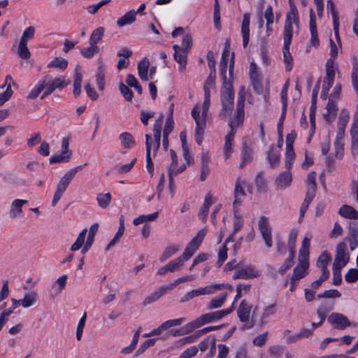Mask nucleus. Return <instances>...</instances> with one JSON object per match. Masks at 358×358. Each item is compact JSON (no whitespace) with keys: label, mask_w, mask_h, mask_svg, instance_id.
<instances>
[{"label":"nucleus","mask_w":358,"mask_h":358,"mask_svg":"<svg viewBox=\"0 0 358 358\" xmlns=\"http://www.w3.org/2000/svg\"><path fill=\"white\" fill-rule=\"evenodd\" d=\"M111 199V194L109 192L105 194L99 193L96 196V201L99 206L103 209L109 206Z\"/></svg>","instance_id":"obj_41"},{"label":"nucleus","mask_w":358,"mask_h":358,"mask_svg":"<svg viewBox=\"0 0 358 358\" xmlns=\"http://www.w3.org/2000/svg\"><path fill=\"white\" fill-rule=\"evenodd\" d=\"M213 203V201H212V196L210 194H207L205 196L204 202L199 213V217L201 220H206L208 209Z\"/></svg>","instance_id":"obj_31"},{"label":"nucleus","mask_w":358,"mask_h":358,"mask_svg":"<svg viewBox=\"0 0 358 358\" xmlns=\"http://www.w3.org/2000/svg\"><path fill=\"white\" fill-rule=\"evenodd\" d=\"M264 18L266 20V34L267 36H270L273 32L272 24L274 20V15L273 13V8L271 5L268 6L264 13Z\"/></svg>","instance_id":"obj_29"},{"label":"nucleus","mask_w":358,"mask_h":358,"mask_svg":"<svg viewBox=\"0 0 358 358\" xmlns=\"http://www.w3.org/2000/svg\"><path fill=\"white\" fill-rule=\"evenodd\" d=\"M27 203V200L15 199L10 206L9 216L10 218H15L20 216L22 213V206Z\"/></svg>","instance_id":"obj_21"},{"label":"nucleus","mask_w":358,"mask_h":358,"mask_svg":"<svg viewBox=\"0 0 358 358\" xmlns=\"http://www.w3.org/2000/svg\"><path fill=\"white\" fill-rule=\"evenodd\" d=\"M44 90L45 91V87L43 83L42 79L39 80L37 84L35 85V87L30 91L27 96V99H36L41 92Z\"/></svg>","instance_id":"obj_44"},{"label":"nucleus","mask_w":358,"mask_h":358,"mask_svg":"<svg viewBox=\"0 0 358 358\" xmlns=\"http://www.w3.org/2000/svg\"><path fill=\"white\" fill-rule=\"evenodd\" d=\"M149 61L146 57H144L138 64V73L139 77L143 80H148V71L149 68Z\"/></svg>","instance_id":"obj_33"},{"label":"nucleus","mask_w":358,"mask_h":358,"mask_svg":"<svg viewBox=\"0 0 358 358\" xmlns=\"http://www.w3.org/2000/svg\"><path fill=\"white\" fill-rule=\"evenodd\" d=\"M184 264V262L178 257V258L171 260L166 264L169 272H174L175 271L180 270Z\"/></svg>","instance_id":"obj_47"},{"label":"nucleus","mask_w":358,"mask_h":358,"mask_svg":"<svg viewBox=\"0 0 358 358\" xmlns=\"http://www.w3.org/2000/svg\"><path fill=\"white\" fill-rule=\"evenodd\" d=\"M253 159V150L246 142H243L242 145L241 151V162L240 164V169H243L246 164L252 162Z\"/></svg>","instance_id":"obj_18"},{"label":"nucleus","mask_w":358,"mask_h":358,"mask_svg":"<svg viewBox=\"0 0 358 358\" xmlns=\"http://www.w3.org/2000/svg\"><path fill=\"white\" fill-rule=\"evenodd\" d=\"M234 92L232 85V81L228 80V83H222L220 90V101L222 109L220 111L219 117L225 120L231 114L234 109Z\"/></svg>","instance_id":"obj_2"},{"label":"nucleus","mask_w":358,"mask_h":358,"mask_svg":"<svg viewBox=\"0 0 358 358\" xmlns=\"http://www.w3.org/2000/svg\"><path fill=\"white\" fill-rule=\"evenodd\" d=\"M349 261V254L347 252V245L341 242L336 246V252L333 266L338 268L344 267Z\"/></svg>","instance_id":"obj_7"},{"label":"nucleus","mask_w":358,"mask_h":358,"mask_svg":"<svg viewBox=\"0 0 358 358\" xmlns=\"http://www.w3.org/2000/svg\"><path fill=\"white\" fill-rule=\"evenodd\" d=\"M174 50L173 57L176 62L179 64V71L184 72L186 65L188 51L183 48H180V46L175 44L173 45Z\"/></svg>","instance_id":"obj_12"},{"label":"nucleus","mask_w":358,"mask_h":358,"mask_svg":"<svg viewBox=\"0 0 358 358\" xmlns=\"http://www.w3.org/2000/svg\"><path fill=\"white\" fill-rule=\"evenodd\" d=\"M198 352V348L196 346H191L182 352L179 358H191L194 357Z\"/></svg>","instance_id":"obj_61"},{"label":"nucleus","mask_w":358,"mask_h":358,"mask_svg":"<svg viewBox=\"0 0 358 358\" xmlns=\"http://www.w3.org/2000/svg\"><path fill=\"white\" fill-rule=\"evenodd\" d=\"M136 15V12H135L134 10H131L117 20V24L120 27H124L127 24H131L135 22Z\"/></svg>","instance_id":"obj_30"},{"label":"nucleus","mask_w":358,"mask_h":358,"mask_svg":"<svg viewBox=\"0 0 358 358\" xmlns=\"http://www.w3.org/2000/svg\"><path fill=\"white\" fill-rule=\"evenodd\" d=\"M233 306L223 309L219 310L213 312H210L208 313H205L199 316L196 320L189 322L184 327V329L185 330V333L188 334L192 332L194 329L199 328L203 326L205 324L214 322L218 321L223 318L224 317L228 315L233 311Z\"/></svg>","instance_id":"obj_1"},{"label":"nucleus","mask_w":358,"mask_h":358,"mask_svg":"<svg viewBox=\"0 0 358 358\" xmlns=\"http://www.w3.org/2000/svg\"><path fill=\"white\" fill-rule=\"evenodd\" d=\"M71 158V155L66 153L65 152H62L59 155H52L49 159V162L50 164L69 162L70 161Z\"/></svg>","instance_id":"obj_43"},{"label":"nucleus","mask_w":358,"mask_h":358,"mask_svg":"<svg viewBox=\"0 0 358 358\" xmlns=\"http://www.w3.org/2000/svg\"><path fill=\"white\" fill-rule=\"evenodd\" d=\"M245 182L242 180L240 178L236 179L234 188V197H238L239 195H245V192L243 189V185H245Z\"/></svg>","instance_id":"obj_58"},{"label":"nucleus","mask_w":358,"mask_h":358,"mask_svg":"<svg viewBox=\"0 0 358 358\" xmlns=\"http://www.w3.org/2000/svg\"><path fill=\"white\" fill-rule=\"evenodd\" d=\"M259 272L252 265H247L236 269L233 275V278L236 279H251L257 278Z\"/></svg>","instance_id":"obj_11"},{"label":"nucleus","mask_w":358,"mask_h":358,"mask_svg":"<svg viewBox=\"0 0 358 358\" xmlns=\"http://www.w3.org/2000/svg\"><path fill=\"white\" fill-rule=\"evenodd\" d=\"M68 65L67 60L61 58V57H55L52 62H50L48 67V68H58L62 70H64L66 69Z\"/></svg>","instance_id":"obj_45"},{"label":"nucleus","mask_w":358,"mask_h":358,"mask_svg":"<svg viewBox=\"0 0 358 358\" xmlns=\"http://www.w3.org/2000/svg\"><path fill=\"white\" fill-rule=\"evenodd\" d=\"M191 115L196 122L195 128V141L198 145H201L203 141L204 129L206 126V120L204 117H200V107L195 106L191 113Z\"/></svg>","instance_id":"obj_6"},{"label":"nucleus","mask_w":358,"mask_h":358,"mask_svg":"<svg viewBox=\"0 0 358 358\" xmlns=\"http://www.w3.org/2000/svg\"><path fill=\"white\" fill-rule=\"evenodd\" d=\"M331 256L327 251L322 252V254L320 255L319 258L317 259L316 264H317V266L319 268H320V270L322 271V273H323L324 271L329 272L327 268V266H328L329 263L331 262Z\"/></svg>","instance_id":"obj_26"},{"label":"nucleus","mask_w":358,"mask_h":358,"mask_svg":"<svg viewBox=\"0 0 358 358\" xmlns=\"http://www.w3.org/2000/svg\"><path fill=\"white\" fill-rule=\"evenodd\" d=\"M86 318H87V313H84L83 315L80 319V320L78 322V324L77 325V328H76V338H77L78 341H80L81 340V338H82V336H83V329H84V327H85V322H86Z\"/></svg>","instance_id":"obj_53"},{"label":"nucleus","mask_w":358,"mask_h":358,"mask_svg":"<svg viewBox=\"0 0 358 358\" xmlns=\"http://www.w3.org/2000/svg\"><path fill=\"white\" fill-rule=\"evenodd\" d=\"M104 33L105 28L103 27H99L93 30L89 39V43L97 45L102 40Z\"/></svg>","instance_id":"obj_35"},{"label":"nucleus","mask_w":358,"mask_h":358,"mask_svg":"<svg viewBox=\"0 0 358 358\" xmlns=\"http://www.w3.org/2000/svg\"><path fill=\"white\" fill-rule=\"evenodd\" d=\"M258 228L266 247L268 248H271L273 245L271 229L266 217H260L258 222Z\"/></svg>","instance_id":"obj_9"},{"label":"nucleus","mask_w":358,"mask_h":358,"mask_svg":"<svg viewBox=\"0 0 358 358\" xmlns=\"http://www.w3.org/2000/svg\"><path fill=\"white\" fill-rule=\"evenodd\" d=\"M145 145H146V169L150 173L151 176L154 172V165L152 162L150 152H151V136L149 134H145Z\"/></svg>","instance_id":"obj_20"},{"label":"nucleus","mask_w":358,"mask_h":358,"mask_svg":"<svg viewBox=\"0 0 358 358\" xmlns=\"http://www.w3.org/2000/svg\"><path fill=\"white\" fill-rule=\"evenodd\" d=\"M27 43L20 41L18 45V55L24 59H27L30 57V52L27 48Z\"/></svg>","instance_id":"obj_49"},{"label":"nucleus","mask_w":358,"mask_h":358,"mask_svg":"<svg viewBox=\"0 0 358 358\" xmlns=\"http://www.w3.org/2000/svg\"><path fill=\"white\" fill-rule=\"evenodd\" d=\"M309 267V262L304 261L303 262H299L297 266L294 268L292 278L294 280H299L304 278L308 274V269Z\"/></svg>","instance_id":"obj_16"},{"label":"nucleus","mask_w":358,"mask_h":358,"mask_svg":"<svg viewBox=\"0 0 358 358\" xmlns=\"http://www.w3.org/2000/svg\"><path fill=\"white\" fill-rule=\"evenodd\" d=\"M35 34V28L33 26H29L23 32L20 41L27 43L29 39L34 38Z\"/></svg>","instance_id":"obj_59"},{"label":"nucleus","mask_w":358,"mask_h":358,"mask_svg":"<svg viewBox=\"0 0 358 358\" xmlns=\"http://www.w3.org/2000/svg\"><path fill=\"white\" fill-rule=\"evenodd\" d=\"M255 183L259 192H265L266 191V182L262 171L259 172L256 176Z\"/></svg>","instance_id":"obj_42"},{"label":"nucleus","mask_w":358,"mask_h":358,"mask_svg":"<svg viewBox=\"0 0 358 358\" xmlns=\"http://www.w3.org/2000/svg\"><path fill=\"white\" fill-rule=\"evenodd\" d=\"M351 151L354 156L358 155V127L351 126Z\"/></svg>","instance_id":"obj_32"},{"label":"nucleus","mask_w":358,"mask_h":358,"mask_svg":"<svg viewBox=\"0 0 358 358\" xmlns=\"http://www.w3.org/2000/svg\"><path fill=\"white\" fill-rule=\"evenodd\" d=\"M119 90L127 101L131 102L134 97L133 92L123 83L119 85Z\"/></svg>","instance_id":"obj_46"},{"label":"nucleus","mask_w":358,"mask_h":358,"mask_svg":"<svg viewBox=\"0 0 358 358\" xmlns=\"http://www.w3.org/2000/svg\"><path fill=\"white\" fill-rule=\"evenodd\" d=\"M227 58H221L220 62V74L222 80V83H228L227 80Z\"/></svg>","instance_id":"obj_55"},{"label":"nucleus","mask_w":358,"mask_h":358,"mask_svg":"<svg viewBox=\"0 0 358 358\" xmlns=\"http://www.w3.org/2000/svg\"><path fill=\"white\" fill-rule=\"evenodd\" d=\"M186 321V319L185 317H180L178 319L174 320H169L161 324V328H164V329H168L169 328L173 327V326H178L182 324L184 322Z\"/></svg>","instance_id":"obj_52"},{"label":"nucleus","mask_w":358,"mask_h":358,"mask_svg":"<svg viewBox=\"0 0 358 358\" xmlns=\"http://www.w3.org/2000/svg\"><path fill=\"white\" fill-rule=\"evenodd\" d=\"M85 90L87 94V96L92 101H95L98 99L99 95L96 90L91 86L90 83H87L85 85Z\"/></svg>","instance_id":"obj_63"},{"label":"nucleus","mask_w":358,"mask_h":358,"mask_svg":"<svg viewBox=\"0 0 358 358\" xmlns=\"http://www.w3.org/2000/svg\"><path fill=\"white\" fill-rule=\"evenodd\" d=\"M292 180V174L289 171L280 173L275 179L274 185L276 190H283L291 185Z\"/></svg>","instance_id":"obj_13"},{"label":"nucleus","mask_w":358,"mask_h":358,"mask_svg":"<svg viewBox=\"0 0 358 358\" xmlns=\"http://www.w3.org/2000/svg\"><path fill=\"white\" fill-rule=\"evenodd\" d=\"M328 322L336 329H345L351 323L346 316L341 313H332L328 317Z\"/></svg>","instance_id":"obj_10"},{"label":"nucleus","mask_w":358,"mask_h":358,"mask_svg":"<svg viewBox=\"0 0 358 358\" xmlns=\"http://www.w3.org/2000/svg\"><path fill=\"white\" fill-rule=\"evenodd\" d=\"M210 103V91L208 87H204V101L202 106V114L200 117H204L206 120L207 113Z\"/></svg>","instance_id":"obj_38"},{"label":"nucleus","mask_w":358,"mask_h":358,"mask_svg":"<svg viewBox=\"0 0 358 358\" xmlns=\"http://www.w3.org/2000/svg\"><path fill=\"white\" fill-rule=\"evenodd\" d=\"M280 152L273 145H272L267 152V160L271 168H275L280 162Z\"/></svg>","instance_id":"obj_19"},{"label":"nucleus","mask_w":358,"mask_h":358,"mask_svg":"<svg viewBox=\"0 0 358 358\" xmlns=\"http://www.w3.org/2000/svg\"><path fill=\"white\" fill-rule=\"evenodd\" d=\"M180 249V246L178 245H172L167 246L162 255L159 257V261L161 262H164L165 260L172 257L175 253H176Z\"/></svg>","instance_id":"obj_40"},{"label":"nucleus","mask_w":358,"mask_h":358,"mask_svg":"<svg viewBox=\"0 0 358 358\" xmlns=\"http://www.w3.org/2000/svg\"><path fill=\"white\" fill-rule=\"evenodd\" d=\"M244 106H245V96L241 95V93L238 94V99L237 101L236 116L234 119H232L229 122V127L233 129H236L241 124L243 123L244 120Z\"/></svg>","instance_id":"obj_8"},{"label":"nucleus","mask_w":358,"mask_h":358,"mask_svg":"<svg viewBox=\"0 0 358 358\" xmlns=\"http://www.w3.org/2000/svg\"><path fill=\"white\" fill-rule=\"evenodd\" d=\"M156 339L155 338H150L144 341V343L141 345V346L138 348V349L135 352L134 357H138L142 353H143L146 349H148L149 347L153 346L155 343Z\"/></svg>","instance_id":"obj_48"},{"label":"nucleus","mask_w":358,"mask_h":358,"mask_svg":"<svg viewBox=\"0 0 358 358\" xmlns=\"http://www.w3.org/2000/svg\"><path fill=\"white\" fill-rule=\"evenodd\" d=\"M345 280L347 282L352 283L358 280V269L350 268L345 275Z\"/></svg>","instance_id":"obj_57"},{"label":"nucleus","mask_w":358,"mask_h":358,"mask_svg":"<svg viewBox=\"0 0 358 358\" xmlns=\"http://www.w3.org/2000/svg\"><path fill=\"white\" fill-rule=\"evenodd\" d=\"M207 230L205 228L199 230L196 235L189 242L187 246L196 252L203 242Z\"/></svg>","instance_id":"obj_22"},{"label":"nucleus","mask_w":358,"mask_h":358,"mask_svg":"<svg viewBox=\"0 0 358 358\" xmlns=\"http://www.w3.org/2000/svg\"><path fill=\"white\" fill-rule=\"evenodd\" d=\"M105 74L106 69L103 66H99L98 67L96 73V85L99 90L103 91L105 85Z\"/></svg>","instance_id":"obj_37"},{"label":"nucleus","mask_w":358,"mask_h":358,"mask_svg":"<svg viewBox=\"0 0 358 358\" xmlns=\"http://www.w3.org/2000/svg\"><path fill=\"white\" fill-rule=\"evenodd\" d=\"M341 293L337 289L326 290L324 292L319 294L317 297L320 298H339Z\"/></svg>","instance_id":"obj_60"},{"label":"nucleus","mask_w":358,"mask_h":358,"mask_svg":"<svg viewBox=\"0 0 358 358\" xmlns=\"http://www.w3.org/2000/svg\"><path fill=\"white\" fill-rule=\"evenodd\" d=\"M87 166V163L83 165H80L76 167H74L69 171H68L64 176L60 179L59 181L57 189L55 192L52 201V206H55L58 203L59 199H61L62 194L66 191L71 181L73 180L76 174L80 170L83 169L85 166Z\"/></svg>","instance_id":"obj_3"},{"label":"nucleus","mask_w":358,"mask_h":358,"mask_svg":"<svg viewBox=\"0 0 358 358\" xmlns=\"http://www.w3.org/2000/svg\"><path fill=\"white\" fill-rule=\"evenodd\" d=\"M99 228V224L97 223L93 224L89 230L88 236L87 238V240L85 242L89 243L90 244L92 245L94 240V236L96 234Z\"/></svg>","instance_id":"obj_62"},{"label":"nucleus","mask_w":358,"mask_h":358,"mask_svg":"<svg viewBox=\"0 0 358 358\" xmlns=\"http://www.w3.org/2000/svg\"><path fill=\"white\" fill-rule=\"evenodd\" d=\"M41 79L45 87V91L41 97V99L50 95L56 89L62 90L71 83L70 80H65L63 77L52 78L50 75H45Z\"/></svg>","instance_id":"obj_4"},{"label":"nucleus","mask_w":358,"mask_h":358,"mask_svg":"<svg viewBox=\"0 0 358 358\" xmlns=\"http://www.w3.org/2000/svg\"><path fill=\"white\" fill-rule=\"evenodd\" d=\"M38 296L36 292H29L24 295V297L21 299V306L23 308H29L34 306L38 301Z\"/></svg>","instance_id":"obj_27"},{"label":"nucleus","mask_w":358,"mask_h":358,"mask_svg":"<svg viewBox=\"0 0 358 358\" xmlns=\"http://www.w3.org/2000/svg\"><path fill=\"white\" fill-rule=\"evenodd\" d=\"M162 295V292H160L159 289L158 288L155 292H152L150 295L146 296L145 299L143 301V304L144 306H146L149 303H151L157 299H159Z\"/></svg>","instance_id":"obj_54"},{"label":"nucleus","mask_w":358,"mask_h":358,"mask_svg":"<svg viewBox=\"0 0 358 358\" xmlns=\"http://www.w3.org/2000/svg\"><path fill=\"white\" fill-rule=\"evenodd\" d=\"M89 44L90 47L81 48L80 50V53L81 54V55L86 59L92 58L99 51V48L97 46V45H94L92 43Z\"/></svg>","instance_id":"obj_36"},{"label":"nucleus","mask_w":358,"mask_h":358,"mask_svg":"<svg viewBox=\"0 0 358 358\" xmlns=\"http://www.w3.org/2000/svg\"><path fill=\"white\" fill-rule=\"evenodd\" d=\"M290 45L283 43L282 46L283 62L285 64L286 71H290L294 66L293 58L289 52Z\"/></svg>","instance_id":"obj_24"},{"label":"nucleus","mask_w":358,"mask_h":358,"mask_svg":"<svg viewBox=\"0 0 358 358\" xmlns=\"http://www.w3.org/2000/svg\"><path fill=\"white\" fill-rule=\"evenodd\" d=\"M41 141V136L39 132L34 133L31 135V137L27 139V146L31 148L36 144L39 143Z\"/></svg>","instance_id":"obj_64"},{"label":"nucleus","mask_w":358,"mask_h":358,"mask_svg":"<svg viewBox=\"0 0 358 358\" xmlns=\"http://www.w3.org/2000/svg\"><path fill=\"white\" fill-rule=\"evenodd\" d=\"M250 15L248 13H245L243 16V21L241 24V34L243 37V46L246 48L250 41Z\"/></svg>","instance_id":"obj_14"},{"label":"nucleus","mask_w":358,"mask_h":358,"mask_svg":"<svg viewBox=\"0 0 358 358\" xmlns=\"http://www.w3.org/2000/svg\"><path fill=\"white\" fill-rule=\"evenodd\" d=\"M349 118V112L346 109L342 110L338 117L337 138L344 135Z\"/></svg>","instance_id":"obj_17"},{"label":"nucleus","mask_w":358,"mask_h":358,"mask_svg":"<svg viewBox=\"0 0 358 358\" xmlns=\"http://www.w3.org/2000/svg\"><path fill=\"white\" fill-rule=\"evenodd\" d=\"M290 16L292 20H293L295 26L297 29L299 27V17L298 13V10L294 3H291L290 5V11L287 14L286 16Z\"/></svg>","instance_id":"obj_51"},{"label":"nucleus","mask_w":358,"mask_h":358,"mask_svg":"<svg viewBox=\"0 0 358 358\" xmlns=\"http://www.w3.org/2000/svg\"><path fill=\"white\" fill-rule=\"evenodd\" d=\"M119 138L121 141V145L124 148L129 149L131 145L135 144V139L131 134L129 132H122L120 134Z\"/></svg>","instance_id":"obj_34"},{"label":"nucleus","mask_w":358,"mask_h":358,"mask_svg":"<svg viewBox=\"0 0 358 358\" xmlns=\"http://www.w3.org/2000/svg\"><path fill=\"white\" fill-rule=\"evenodd\" d=\"M338 213L342 217L348 219L358 220V211L348 205H343L340 208Z\"/></svg>","instance_id":"obj_25"},{"label":"nucleus","mask_w":358,"mask_h":358,"mask_svg":"<svg viewBox=\"0 0 358 358\" xmlns=\"http://www.w3.org/2000/svg\"><path fill=\"white\" fill-rule=\"evenodd\" d=\"M327 11L331 12L333 22H338V20H339L338 13L336 11L334 3L333 2L332 0L327 1Z\"/></svg>","instance_id":"obj_56"},{"label":"nucleus","mask_w":358,"mask_h":358,"mask_svg":"<svg viewBox=\"0 0 358 358\" xmlns=\"http://www.w3.org/2000/svg\"><path fill=\"white\" fill-rule=\"evenodd\" d=\"M227 296V292H223L219 296L213 298L207 305L208 310L216 309L222 306Z\"/></svg>","instance_id":"obj_28"},{"label":"nucleus","mask_w":358,"mask_h":358,"mask_svg":"<svg viewBox=\"0 0 358 358\" xmlns=\"http://www.w3.org/2000/svg\"><path fill=\"white\" fill-rule=\"evenodd\" d=\"M293 24L294 22L290 16H286L284 29H283V43L291 44L293 36Z\"/></svg>","instance_id":"obj_15"},{"label":"nucleus","mask_w":358,"mask_h":358,"mask_svg":"<svg viewBox=\"0 0 358 358\" xmlns=\"http://www.w3.org/2000/svg\"><path fill=\"white\" fill-rule=\"evenodd\" d=\"M87 229H83L80 234H78V237H77V239L76 241V242L71 245L70 250L71 251H76V250H78L79 249H80L83 245H85V237H86V234H87Z\"/></svg>","instance_id":"obj_39"},{"label":"nucleus","mask_w":358,"mask_h":358,"mask_svg":"<svg viewBox=\"0 0 358 358\" xmlns=\"http://www.w3.org/2000/svg\"><path fill=\"white\" fill-rule=\"evenodd\" d=\"M275 312H276V303H275L266 306L263 310V312H262V316H261V318L259 320L260 326H263L265 324H266L268 322L270 317L275 315Z\"/></svg>","instance_id":"obj_23"},{"label":"nucleus","mask_w":358,"mask_h":358,"mask_svg":"<svg viewBox=\"0 0 358 358\" xmlns=\"http://www.w3.org/2000/svg\"><path fill=\"white\" fill-rule=\"evenodd\" d=\"M227 258V248L224 244L218 251V259L216 262L217 268H220Z\"/></svg>","instance_id":"obj_50"},{"label":"nucleus","mask_w":358,"mask_h":358,"mask_svg":"<svg viewBox=\"0 0 358 358\" xmlns=\"http://www.w3.org/2000/svg\"><path fill=\"white\" fill-rule=\"evenodd\" d=\"M252 308V306L245 299L242 300L238 308L237 315L240 321L244 323L242 327L243 330L250 329L255 325L254 315L252 316L251 320L250 321Z\"/></svg>","instance_id":"obj_5"}]
</instances>
